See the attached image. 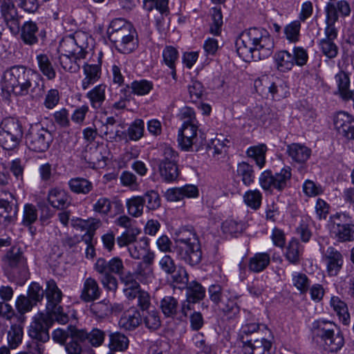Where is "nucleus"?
Segmentation results:
<instances>
[{"label":"nucleus","instance_id":"1","mask_svg":"<svg viewBox=\"0 0 354 354\" xmlns=\"http://www.w3.org/2000/svg\"><path fill=\"white\" fill-rule=\"evenodd\" d=\"M236 46L239 57L249 62L268 57L272 53L274 41L266 30L251 28L241 34Z\"/></svg>","mask_w":354,"mask_h":354},{"label":"nucleus","instance_id":"2","mask_svg":"<svg viewBox=\"0 0 354 354\" xmlns=\"http://www.w3.org/2000/svg\"><path fill=\"white\" fill-rule=\"evenodd\" d=\"M30 71L23 66H15L6 70L3 76L2 88L7 93L24 96L29 93L32 97L43 95L44 83L39 75L37 80H33Z\"/></svg>","mask_w":354,"mask_h":354},{"label":"nucleus","instance_id":"3","mask_svg":"<svg viewBox=\"0 0 354 354\" xmlns=\"http://www.w3.org/2000/svg\"><path fill=\"white\" fill-rule=\"evenodd\" d=\"M337 329L335 323L324 319L316 320L312 326L314 337L319 338L324 349L331 353H337L344 344L342 334L340 332L335 333Z\"/></svg>","mask_w":354,"mask_h":354},{"label":"nucleus","instance_id":"4","mask_svg":"<svg viewBox=\"0 0 354 354\" xmlns=\"http://www.w3.org/2000/svg\"><path fill=\"white\" fill-rule=\"evenodd\" d=\"M209 299L230 319L236 318L240 313L237 297L219 284H212L208 288Z\"/></svg>","mask_w":354,"mask_h":354},{"label":"nucleus","instance_id":"5","mask_svg":"<svg viewBox=\"0 0 354 354\" xmlns=\"http://www.w3.org/2000/svg\"><path fill=\"white\" fill-rule=\"evenodd\" d=\"M50 327V320L47 315L41 313L37 315L30 324L28 335L33 340L29 344V352L32 354H41L44 348L40 343H45L50 339L48 329Z\"/></svg>","mask_w":354,"mask_h":354},{"label":"nucleus","instance_id":"6","mask_svg":"<svg viewBox=\"0 0 354 354\" xmlns=\"http://www.w3.org/2000/svg\"><path fill=\"white\" fill-rule=\"evenodd\" d=\"M22 126L13 118H6L0 122V145L5 150L16 149L23 138Z\"/></svg>","mask_w":354,"mask_h":354},{"label":"nucleus","instance_id":"7","mask_svg":"<svg viewBox=\"0 0 354 354\" xmlns=\"http://www.w3.org/2000/svg\"><path fill=\"white\" fill-rule=\"evenodd\" d=\"M292 173L290 167H284L279 172L272 174L271 170H265L259 176L261 188L270 193L274 189L281 192L290 186Z\"/></svg>","mask_w":354,"mask_h":354},{"label":"nucleus","instance_id":"8","mask_svg":"<svg viewBox=\"0 0 354 354\" xmlns=\"http://www.w3.org/2000/svg\"><path fill=\"white\" fill-rule=\"evenodd\" d=\"M28 148L35 152H44L53 141L52 133L40 124L31 125L26 136Z\"/></svg>","mask_w":354,"mask_h":354},{"label":"nucleus","instance_id":"9","mask_svg":"<svg viewBox=\"0 0 354 354\" xmlns=\"http://www.w3.org/2000/svg\"><path fill=\"white\" fill-rule=\"evenodd\" d=\"M198 124L182 125L178 131V142L182 150L189 151L192 150L193 146L198 151L199 148L205 145V139L201 133L198 137L197 135Z\"/></svg>","mask_w":354,"mask_h":354},{"label":"nucleus","instance_id":"10","mask_svg":"<svg viewBox=\"0 0 354 354\" xmlns=\"http://www.w3.org/2000/svg\"><path fill=\"white\" fill-rule=\"evenodd\" d=\"M333 233L338 241L346 242L354 240V223L346 214H339L331 216Z\"/></svg>","mask_w":354,"mask_h":354},{"label":"nucleus","instance_id":"11","mask_svg":"<svg viewBox=\"0 0 354 354\" xmlns=\"http://www.w3.org/2000/svg\"><path fill=\"white\" fill-rule=\"evenodd\" d=\"M8 196L0 198V223L8 225L17 219L18 203L15 197L6 190H2L0 196Z\"/></svg>","mask_w":354,"mask_h":354},{"label":"nucleus","instance_id":"12","mask_svg":"<svg viewBox=\"0 0 354 354\" xmlns=\"http://www.w3.org/2000/svg\"><path fill=\"white\" fill-rule=\"evenodd\" d=\"M322 261L326 265V269L329 276H336L342 268L344 258L342 254L333 246L324 249L321 247Z\"/></svg>","mask_w":354,"mask_h":354},{"label":"nucleus","instance_id":"13","mask_svg":"<svg viewBox=\"0 0 354 354\" xmlns=\"http://www.w3.org/2000/svg\"><path fill=\"white\" fill-rule=\"evenodd\" d=\"M93 210L102 216H115L124 210L122 202L117 198L102 196L99 198L92 206Z\"/></svg>","mask_w":354,"mask_h":354},{"label":"nucleus","instance_id":"14","mask_svg":"<svg viewBox=\"0 0 354 354\" xmlns=\"http://www.w3.org/2000/svg\"><path fill=\"white\" fill-rule=\"evenodd\" d=\"M333 123L338 134L347 140H354V117L346 112L337 113Z\"/></svg>","mask_w":354,"mask_h":354},{"label":"nucleus","instance_id":"15","mask_svg":"<svg viewBox=\"0 0 354 354\" xmlns=\"http://www.w3.org/2000/svg\"><path fill=\"white\" fill-rule=\"evenodd\" d=\"M5 266L12 271L24 272L27 270V263L20 248H11L3 257Z\"/></svg>","mask_w":354,"mask_h":354},{"label":"nucleus","instance_id":"16","mask_svg":"<svg viewBox=\"0 0 354 354\" xmlns=\"http://www.w3.org/2000/svg\"><path fill=\"white\" fill-rule=\"evenodd\" d=\"M94 270L97 273H109L120 275L122 271L125 270V268L122 260L115 257L109 261L104 258H98L94 264Z\"/></svg>","mask_w":354,"mask_h":354},{"label":"nucleus","instance_id":"17","mask_svg":"<svg viewBox=\"0 0 354 354\" xmlns=\"http://www.w3.org/2000/svg\"><path fill=\"white\" fill-rule=\"evenodd\" d=\"M196 247H194L192 243L186 245L184 250H181L180 248H176V253L179 258L186 263L194 266L198 264L202 259V251L200 242H196Z\"/></svg>","mask_w":354,"mask_h":354},{"label":"nucleus","instance_id":"18","mask_svg":"<svg viewBox=\"0 0 354 354\" xmlns=\"http://www.w3.org/2000/svg\"><path fill=\"white\" fill-rule=\"evenodd\" d=\"M325 12L330 21H337L339 16L345 17L350 15L351 7L346 0L328 2L325 7Z\"/></svg>","mask_w":354,"mask_h":354},{"label":"nucleus","instance_id":"19","mask_svg":"<svg viewBox=\"0 0 354 354\" xmlns=\"http://www.w3.org/2000/svg\"><path fill=\"white\" fill-rule=\"evenodd\" d=\"M263 330L261 329V325L257 322H246L242 325L239 336L243 346L252 342L256 338H260L263 335Z\"/></svg>","mask_w":354,"mask_h":354},{"label":"nucleus","instance_id":"20","mask_svg":"<svg viewBox=\"0 0 354 354\" xmlns=\"http://www.w3.org/2000/svg\"><path fill=\"white\" fill-rule=\"evenodd\" d=\"M101 293L97 281L94 278L88 277L84 281L80 299L84 302H91L98 299Z\"/></svg>","mask_w":354,"mask_h":354},{"label":"nucleus","instance_id":"21","mask_svg":"<svg viewBox=\"0 0 354 354\" xmlns=\"http://www.w3.org/2000/svg\"><path fill=\"white\" fill-rule=\"evenodd\" d=\"M48 201L54 208L64 209L71 204V197L65 190L55 187L49 190Z\"/></svg>","mask_w":354,"mask_h":354},{"label":"nucleus","instance_id":"22","mask_svg":"<svg viewBox=\"0 0 354 354\" xmlns=\"http://www.w3.org/2000/svg\"><path fill=\"white\" fill-rule=\"evenodd\" d=\"M272 346V342L262 336L243 346V348L248 354H273Z\"/></svg>","mask_w":354,"mask_h":354},{"label":"nucleus","instance_id":"23","mask_svg":"<svg viewBox=\"0 0 354 354\" xmlns=\"http://www.w3.org/2000/svg\"><path fill=\"white\" fill-rule=\"evenodd\" d=\"M86 335L84 329L73 330L69 341L65 344V349L68 354H81L83 344H85Z\"/></svg>","mask_w":354,"mask_h":354},{"label":"nucleus","instance_id":"24","mask_svg":"<svg viewBox=\"0 0 354 354\" xmlns=\"http://www.w3.org/2000/svg\"><path fill=\"white\" fill-rule=\"evenodd\" d=\"M45 293L47 299L46 310L57 308L62 299L63 295L53 279L46 281Z\"/></svg>","mask_w":354,"mask_h":354},{"label":"nucleus","instance_id":"25","mask_svg":"<svg viewBox=\"0 0 354 354\" xmlns=\"http://www.w3.org/2000/svg\"><path fill=\"white\" fill-rule=\"evenodd\" d=\"M106 85L100 84L94 86L86 94V97L89 100L91 106L95 110L102 109V105L106 100Z\"/></svg>","mask_w":354,"mask_h":354},{"label":"nucleus","instance_id":"26","mask_svg":"<svg viewBox=\"0 0 354 354\" xmlns=\"http://www.w3.org/2000/svg\"><path fill=\"white\" fill-rule=\"evenodd\" d=\"M287 152L292 160L298 163H305L311 155L310 149L299 143L288 145Z\"/></svg>","mask_w":354,"mask_h":354},{"label":"nucleus","instance_id":"27","mask_svg":"<svg viewBox=\"0 0 354 354\" xmlns=\"http://www.w3.org/2000/svg\"><path fill=\"white\" fill-rule=\"evenodd\" d=\"M199 241L198 238L193 227H184L176 234L175 242L176 248H180L181 250L186 248V245L192 244L196 247V242Z\"/></svg>","mask_w":354,"mask_h":354},{"label":"nucleus","instance_id":"28","mask_svg":"<svg viewBox=\"0 0 354 354\" xmlns=\"http://www.w3.org/2000/svg\"><path fill=\"white\" fill-rule=\"evenodd\" d=\"M0 10L5 21L12 25L19 26L17 9L12 0H0Z\"/></svg>","mask_w":354,"mask_h":354},{"label":"nucleus","instance_id":"29","mask_svg":"<svg viewBox=\"0 0 354 354\" xmlns=\"http://www.w3.org/2000/svg\"><path fill=\"white\" fill-rule=\"evenodd\" d=\"M39 29L35 22L28 21L25 22L21 29V39L27 45H34L38 42L37 33Z\"/></svg>","mask_w":354,"mask_h":354},{"label":"nucleus","instance_id":"30","mask_svg":"<svg viewBox=\"0 0 354 354\" xmlns=\"http://www.w3.org/2000/svg\"><path fill=\"white\" fill-rule=\"evenodd\" d=\"M270 263V254L267 252H258L250 258L248 268L251 272L259 273L263 271Z\"/></svg>","mask_w":354,"mask_h":354},{"label":"nucleus","instance_id":"31","mask_svg":"<svg viewBox=\"0 0 354 354\" xmlns=\"http://www.w3.org/2000/svg\"><path fill=\"white\" fill-rule=\"evenodd\" d=\"M303 250V246L298 239L293 238L288 242L285 257L291 264L297 265L300 263V257L302 255Z\"/></svg>","mask_w":354,"mask_h":354},{"label":"nucleus","instance_id":"32","mask_svg":"<svg viewBox=\"0 0 354 354\" xmlns=\"http://www.w3.org/2000/svg\"><path fill=\"white\" fill-rule=\"evenodd\" d=\"M158 173L162 181L171 183L177 180L180 174L178 165L158 163Z\"/></svg>","mask_w":354,"mask_h":354},{"label":"nucleus","instance_id":"33","mask_svg":"<svg viewBox=\"0 0 354 354\" xmlns=\"http://www.w3.org/2000/svg\"><path fill=\"white\" fill-rule=\"evenodd\" d=\"M142 322L141 315L138 310H134L133 313H124L119 320L120 328L126 330H135Z\"/></svg>","mask_w":354,"mask_h":354},{"label":"nucleus","instance_id":"34","mask_svg":"<svg viewBox=\"0 0 354 354\" xmlns=\"http://www.w3.org/2000/svg\"><path fill=\"white\" fill-rule=\"evenodd\" d=\"M37 65L41 73L48 80L55 78L56 72L48 55L40 53L36 56Z\"/></svg>","mask_w":354,"mask_h":354},{"label":"nucleus","instance_id":"35","mask_svg":"<svg viewBox=\"0 0 354 354\" xmlns=\"http://www.w3.org/2000/svg\"><path fill=\"white\" fill-rule=\"evenodd\" d=\"M330 304L342 323L348 325L350 322V314L346 304L338 297L333 296L330 299Z\"/></svg>","mask_w":354,"mask_h":354},{"label":"nucleus","instance_id":"36","mask_svg":"<svg viewBox=\"0 0 354 354\" xmlns=\"http://www.w3.org/2000/svg\"><path fill=\"white\" fill-rule=\"evenodd\" d=\"M68 186L71 192L78 194H87L93 187L91 181L80 177L71 178L68 181Z\"/></svg>","mask_w":354,"mask_h":354},{"label":"nucleus","instance_id":"37","mask_svg":"<svg viewBox=\"0 0 354 354\" xmlns=\"http://www.w3.org/2000/svg\"><path fill=\"white\" fill-rule=\"evenodd\" d=\"M274 62L277 68L281 72L288 71L294 66L292 54L287 50H281L275 53Z\"/></svg>","mask_w":354,"mask_h":354},{"label":"nucleus","instance_id":"38","mask_svg":"<svg viewBox=\"0 0 354 354\" xmlns=\"http://www.w3.org/2000/svg\"><path fill=\"white\" fill-rule=\"evenodd\" d=\"M128 214L134 218L140 217L145 208L144 199L140 196H134L126 201Z\"/></svg>","mask_w":354,"mask_h":354},{"label":"nucleus","instance_id":"39","mask_svg":"<svg viewBox=\"0 0 354 354\" xmlns=\"http://www.w3.org/2000/svg\"><path fill=\"white\" fill-rule=\"evenodd\" d=\"M178 300L171 296H165L160 302V308L166 317L174 318L178 313Z\"/></svg>","mask_w":354,"mask_h":354},{"label":"nucleus","instance_id":"40","mask_svg":"<svg viewBox=\"0 0 354 354\" xmlns=\"http://www.w3.org/2000/svg\"><path fill=\"white\" fill-rule=\"evenodd\" d=\"M268 148L266 145L261 144L252 146L248 149L246 154L249 158L254 160L257 166L262 168L266 163V153Z\"/></svg>","mask_w":354,"mask_h":354},{"label":"nucleus","instance_id":"41","mask_svg":"<svg viewBox=\"0 0 354 354\" xmlns=\"http://www.w3.org/2000/svg\"><path fill=\"white\" fill-rule=\"evenodd\" d=\"M186 288V297L192 301L199 302L205 297V288L198 282L192 281L189 282Z\"/></svg>","mask_w":354,"mask_h":354},{"label":"nucleus","instance_id":"42","mask_svg":"<svg viewBox=\"0 0 354 354\" xmlns=\"http://www.w3.org/2000/svg\"><path fill=\"white\" fill-rule=\"evenodd\" d=\"M237 175L241 178L243 183L249 186L254 183L255 175L253 167L246 162L238 164L236 169Z\"/></svg>","mask_w":354,"mask_h":354},{"label":"nucleus","instance_id":"43","mask_svg":"<svg viewBox=\"0 0 354 354\" xmlns=\"http://www.w3.org/2000/svg\"><path fill=\"white\" fill-rule=\"evenodd\" d=\"M144 8L151 12L153 9L157 10L161 15L162 18L164 16L169 15V0H143Z\"/></svg>","mask_w":354,"mask_h":354},{"label":"nucleus","instance_id":"44","mask_svg":"<svg viewBox=\"0 0 354 354\" xmlns=\"http://www.w3.org/2000/svg\"><path fill=\"white\" fill-rule=\"evenodd\" d=\"M149 248V241L147 237L136 240L128 248L130 256L135 259H141Z\"/></svg>","mask_w":354,"mask_h":354},{"label":"nucleus","instance_id":"45","mask_svg":"<svg viewBox=\"0 0 354 354\" xmlns=\"http://www.w3.org/2000/svg\"><path fill=\"white\" fill-rule=\"evenodd\" d=\"M129 339L119 332L112 333L109 335V348L112 351H123L128 348Z\"/></svg>","mask_w":354,"mask_h":354},{"label":"nucleus","instance_id":"46","mask_svg":"<svg viewBox=\"0 0 354 354\" xmlns=\"http://www.w3.org/2000/svg\"><path fill=\"white\" fill-rule=\"evenodd\" d=\"M136 36V32L133 28V32H130L124 41L117 45V50L123 54H129L133 52L138 44Z\"/></svg>","mask_w":354,"mask_h":354},{"label":"nucleus","instance_id":"47","mask_svg":"<svg viewBox=\"0 0 354 354\" xmlns=\"http://www.w3.org/2000/svg\"><path fill=\"white\" fill-rule=\"evenodd\" d=\"M127 88L131 89V93L137 95H145L153 88V83L146 80H135L130 85H127Z\"/></svg>","mask_w":354,"mask_h":354},{"label":"nucleus","instance_id":"48","mask_svg":"<svg viewBox=\"0 0 354 354\" xmlns=\"http://www.w3.org/2000/svg\"><path fill=\"white\" fill-rule=\"evenodd\" d=\"M335 79L337 85L339 96L343 99L352 91L349 89L350 78L348 74L341 71L335 75Z\"/></svg>","mask_w":354,"mask_h":354},{"label":"nucleus","instance_id":"49","mask_svg":"<svg viewBox=\"0 0 354 354\" xmlns=\"http://www.w3.org/2000/svg\"><path fill=\"white\" fill-rule=\"evenodd\" d=\"M243 201L248 207L257 210L261 205L262 194L258 189L248 190L243 195Z\"/></svg>","mask_w":354,"mask_h":354},{"label":"nucleus","instance_id":"50","mask_svg":"<svg viewBox=\"0 0 354 354\" xmlns=\"http://www.w3.org/2000/svg\"><path fill=\"white\" fill-rule=\"evenodd\" d=\"M144 131V121L141 119H136L130 124L126 133L129 140L138 141L143 136Z\"/></svg>","mask_w":354,"mask_h":354},{"label":"nucleus","instance_id":"51","mask_svg":"<svg viewBox=\"0 0 354 354\" xmlns=\"http://www.w3.org/2000/svg\"><path fill=\"white\" fill-rule=\"evenodd\" d=\"M140 196L144 199V204H146V207L149 211L156 210L160 207V197L156 191L149 190Z\"/></svg>","mask_w":354,"mask_h":354},{"label":"nucleus","instance_id":"52","mask_svg":"<svg viewBox=\"0 0 354 354\" xmlns=\"http://www.w3.org/2000/svg\"><path fill=\"white\" fill-rule=\"evenodd\" d=\"M142 317L145 326L150 330H156L160 327L161 321L158 311L148 310Z\"/></svg>","mask_w":354,"mask_h":354},{"label":"nucleus","instance_id":"53","mask_svg":"<svg viewBox=\"0 0 354 354\" xmlns=\"http://www.w3.org/2000/svg\"><path fill=\"white\" fill-rule=\"evenodd\" d=\"M179 155L178 151L169 145H165L162 148L161 158L158 163L178 165Z\"/></svg>","mask_w":354,"mask_h":354},{"label":"nucleus","instance_id":"54","mask_svg":"<svg viewBox=\"0 0 354 354\" xmlns=\"http://www.w3.org/2000/svg\"><path fill=\"white\" fill-rule=\"evenodd\" d=\"M23 337V327L20 324H13L8 333V341L12 348H17L21 342Z\"/></svg>","mask_w":354,"mask_h":354},{"label":"nucleus","instance_id":"55","mask_svg":"<svg viewBox=\"0 0 354 354\" xmlns=\"http://www.w3.org/2000/svg\"><path fill=\"white\" fill-rule=\"evenodd\" d=\"M65 46L71 48L68 50L65 49L64 52L69 53L73 59H75L77 62L81 59L86 58L87 51L82 47L77 46L74 39H70L69 41H64V44L61 45V48H64Z\"/></svg>","mask_w":354,"mask_h":354},{"label":"nucleus","instance_id":"56","mask_svg":"<svg viewBox=\"0 0 354 354\" xmlns=\"http://www.w3.org/2000/svg\"><path fill=\"white\" fill-rule=\"evenodd\" d=\"M90 310L96 317L104 318L111 313V308L109 301L103 300L93 303L90 306Z\"/></svg>","mask_w":354,"mask_h":354},{"label":"nucleus","instance_id":"57","mask_svg":"<svg viewBox=\"0 0 354 354\" xmlns=\"http://www.w3.org/2000/svg\"><path fill=\"white\" fill-rule=\"evenodd\" d=\"M292 282L301 294H305L309 289L310 280L304 273L294 272L292 274Z\"/></svg>","mask_w":354,"mask_h":354},{"label":"nucleus","instance_id":"58","mask_svg":"<svg viewBox=\"0 0 354 354\" xmlns=\"http://www.w3.org/2000/svg\"><path fill=\"white\" fill-rule=\"evenodd\" d=\"M318 45L323 55L328 59H333L337 57L339 48L333 40L322 39L319 40Z\"/></svg>","mask_w":354,"mask_h":354},{"label":"nucleus","instance_id":"59","mask_svg":"<svg viewBox=\"0 0 354 354\" xmlns=\"http://www.w3.org/2000/svg\"><path fill=\"white\" fill-rule=\"evenodd\" d=\"M37 209L31 203H27L24 207L22 225H30L35 223L37 220Z\"/></svg>","mask_w":354,"mask_h":354},{"label":"nucleus","instance_id":"60","mask_svg":"<svg viewBox=\"0 0 354 354\" xmlns=\"http://www.w3.org/2000/svg\"><path fill=\"white\" fill-rule=\"evenodd\" d=\"M44 290L37 282H32L28 288L27 297L35 306L44 298Z\"/></svg>","mask_w":354,"mask_h":354},{"label":"nucleus","instance_id":"61","mask_svg":"<svg viewBox=\"0 0 354 354\" xmlns=\"http://www.w3.org/2000/svg\"><path fill=\"white\" fill-rule=\"evenodd\" d=\"M244 224L233 219H227L222 223L223 233L236 236L243 230Z\"/></svg>","mask_w":354,"mask_h":354},{"label":"nucleus","instance_id":"62","mask_svg":"<svg viewBox=\"0 0 354 354\" xmlns=\"http://www.w3.org/2000/svg\"><path fill=\"white\" fill-rule=\"evenodd\" d=\"M84 333L86 335L85 342L91 344L93 346H100L104 340L105 333L100 329L93 328L90 333L84 330Z\"/></svg>","mask_w":354,"mask_h":354},{"label":"nucleus","instance_id":"63","mask_svg":"<svg viewBox=\"0 0 354 354\" xmlns=\"http://www.w3.org/2000/svg\"><path fill=\"white\" fill-rule=\"evenodd\" d=\"M77 328L73 326H68L66 329L57 328L55 330L52 334L53 339L57 343L61 344H66L68 339L72 336V333L73 330H77Z\"/></svg>","mask_w":354,"mask_h":354},{"label":"nucleus","instance_id":"64","mask_svg":"<svg viewBox=\"0 0 354 354\" xmlns=\"http://www.w3.org/2000/svg\"><path fill=\"white\" fill-rule=\"evenodd\" d=\"M59 59L62 68L66 71L75 73L80 68L77 62L73 59L71 55L68 53L65 52V53H62Z\"/></svg>","mask_w":354,"mask_h":354}]
</instances>
